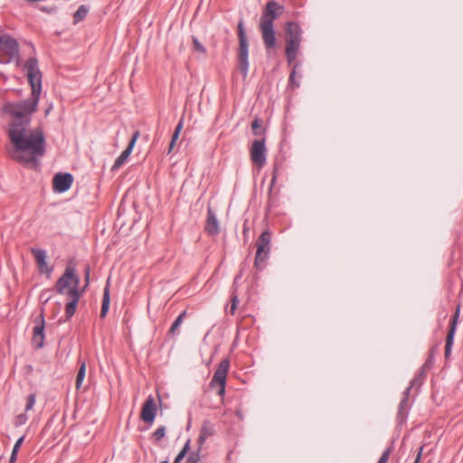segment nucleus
<instances>
[{
    "instance_id": "nucleus-52",
    "label": "nucleus",
    "mask_w": 463,
    "mask_h": 463,
    "mask_svg": "<svg viewBox=\"0 0 463 463\" xmlns=\"http://www.w3.org/2000/svg\"><path fill=\"white\" fill-rule=\"evenodd\" d=\"M0 76H2L5 80L6 79V77L2 72H0Z\"/></svg>"
},
{
    "instance_id": "nucleus-3",
    "label": "nucleus",
    "mask_w": 463,
    "mask_h": 463,
    "mask_svg": "<svg viewBox=\"0 0 463 463\" xmlns=\"http://www.w3.org/2000/svg\"><path fill=\"white\" fill-rule=\"evenodd\" d=\"M285 54L288 64L295 61L300 49L302 30L297 22L289 21L285 24Z\"/></svg>"
},
{
    "instance_id": "nucleus-44",
    "label": "nucleus",
    "mask_w": 463,
    "mask_h": 463,
    "mask_svg": "<svg viewBox=\"0 0 463 463\" xmlns=\"http://www.w3.org/2000/svg\"><path fill=\"white\" fill-rule=\"evenodd\" d=\"M185 456L186 455L184 454L182 451H179L173 463H181L182 460L185 458Z\"/></svg>"
},
{
    "instance_id": "nucleus-7",
    "label": "nucleus",
    "mask_w": 463,
    "mask_h": 463,
    "mask_svg": "<svg viewBox=\"0 0 463 463\" xmlns=\"http://www.w3.org/2000/svg\"><path fill=\"white\" fill-rule=\"evenodd\" d=\"M230 368V360L228 358L222 359L216 371L213 373V376L210 382V385L212 387L217 386V393L220 396H223L225 393V386H226V378L227 373Z\"/></svg>"
},
{
    "instance_id": "nucleus-53",
    "label": "nucleus",
    "mask_w": 463,
    "mask_h": 463,
    "mask_svg": "<svg viewBox=\"0 0 463 463\" xmlns=\"http://www.w3.org/2000/svg\"><path fill=\"white\" fill-rule=\"evenodd\" d=\"M160 463H169V462H168V460H167V459H165V460H163V461H162V462H160Z\"/></svg>"
},
{
    "instance_id": "nucleus-34",
    "label": "nucleus",
    "mask_w": 463,
    "mask_h": 463,
    "mask_svg": "<svg viewBox=\"0 0 463 463\" xmlns=\"http://www.w3.org/2000/svg\"><path fill=\"white\" fill-rule=\"evenodd\" d=\"M36 395L34 393H31L26 398L25 404V411L32 410L35 404Z\"/></svg>"
},
{
    "instance_id": "nucleus-42",
    "label": "nucleus",
    "mask_w": 463,
    "mask_h": 463,
    "mask_svg": "<svg viewBox=\"0 0 463 463\" xmlns=\"http://www.w3.org/2000/svg\"><path fill=\"white\" fill-rule=\"evenodd\" d=\"M413 387H411V385H409L405 390L404 392H402V400H406L409 402V397H410V393H411V391Z\"/></svg>"
},
{
    "instance_id": "nucleus-33",
    "label": "nucleus",
    "mask_w": 463,
    "mask_h": 463,
    "mask_svg": "<svg viewBox=\"0 0 463 463\" xmlns=\"http://www.w3.org/2000/svg\"><path fill=\"white\" fill-rule=\"evenodd\" d=\"M165 435V427L160 426L153 432V438L156 442L160 441Z\"/></svg>"
},
{
    "instance_id": "nucleus-51",
    "label": "nucleus",
    "mask_w": 463,
    "mask_h": 463,
    "mask_svg": "<svg viewBox=\"0 0 463 463\" xmlns=\"http://www.w3.org/2000/svg\"><path fill=\"white\" fill-rule=\"evenodd\" d=\"M89 287V285H87L86 283L84 284V286H82L81 288H84V291L86 290V288Z\"/></svg>"
},
{
    "instance_id": "nucleus-47",
    "label": "nucleus",
    "mask_w": 463,
    "mask_h": 463,
    "mask_svg": "<svg viewBox=\"0 0 463 463\" xmlns=\"http://www.w3.org/2000/svg\"><path fill=\"white\" fill-rule=\"evenodd\" d=\"M13 61L15 62V65L17 67L20 66V64H21V58H20V52H17V57H15Z\"/></svg>"
},
{
    "instance_id": "nucleus-30",
    "label": "nucleus",
    "mask_w": 463,
    "mask_h": 463,
    "mask_svg": "<svg viewBox=\"0 0 463 463\" xmlns=\"http://www.w3.org/2000/svg\"><path fill=\"white\" fill-rule=\"evenodd\" d=\"M201 451V448H198L196 450L192 451L188 455L185 463H199Z\"/></svg>"
},
{
    "instance_id": "nucleus-46",
    "label": "nucleus",
    "mask_w": 463,
    "mask_h": 463,
    "mask_svg": "<svg viewBox=\"0 0 463 463\" xmlns=\"http://www.w3.org/2000/svg\"><path fill=\"white\" fill-rule=\"evenodd\" d=\"M425 368H426V367H423V366H422V367H421V369H420V371L416 374V375L420 376V378H421V379H423V380H424V379H425V377H426V373H425V372H424Z\"/></svg>"
},
{
    "instance_id": "nucleus-40",
    "label": "nucleus",
    "mask_w": 463,
    "mask_h": 463,
    "mask_svg": "<svg viewBox=\"0 0 463 463\" xmlns=\"http://www.w3.org/2000/svg\"><path fill=\"white\" fill-rule=\"evenodd\" d=\"M39 9L43 12V13H46V14H52L55 12L56 10V7L55 6H40Z\"/></svg>"
},
{
    "instance_id": "nucleus-26",
    "label": "nucleus",
    "mask_w": 463,
    "mask_h": 463,
    "mask_svg": "<svg viewBox=\"0 0 463 463\" xmlns=\"http://www.w3.org/2000/svg\"><path fill=\"white\" fill-rule=\"evenodd\" d=\"M299 62H296L291 70V72L288 77V87L292 90L299 87V82L296 80L297 68L298 67Z\"/></svg>"
},
{
    "instance_id": "nucleus-27",
    "label": "nucleus",
    "mask_w": 463,
    "mask_h": 463,
    "mask_svg": "<svg viewBox=\"0 0 463 463\" xmlns=\"http://www.w3.org/2000/svg\"><path fill=\"white\" fill-rule=\"evenodd\" d=\"M79 303L70 300L65 305V320H70L76 312L77 306Z\"/></svg>"
},
{
    "instance_id": "nucleus-2",
    "label": "nucleus",
    "mask_w": 463,
    "mask_h": 463,
    "mask_svg": "<svg viewBox=\"0 0 463 463\" xmlns=\"http://www.w3.org/2000/svg\"><path fill=\"white\" fill-rule=\"evenodd\" d=\"M284 11L285 7L275 0L267 2L263 8L259 26L266 51L273 50L277 46L274 21L279 18Z\"/></svg>"
},
{
    "instance_id": "nucleus-36",
    "label": "nucleus",
    "mask_w": 463,
    "mask_h": 463,
    "mask_svg": "<svg viewBox=\"0 0 463 463\" xmlns=\"http://www.w3.org/2000/svg\"><path fill=\"white\" fill-rule=\"evenodd\" d=\"M424 380L420 378V376L415 375L413 379L410 382L411 387H420L422 385Z\"/></svg>"
},
{
    "instance_id": "nucleus-12",
    "label": "nucleus",
    "mask_w": 463,
    "mask_h": 463,
    "mask_svg": "<svg viewBox=\"0 0 463 463\" xmlns=\"http://www.w3.org/2000/svg\"><path fill=\"white\" fill-rule=\"evenodd\" d=\"M460 307L458 305L455 314L449 322V329L446 337L445 344V358L449 359L451 354V350L454 343L455 334L457 330V325L459 317Z\"/></svg>"
},
{
    "instance_id": "nucleus-21",
    "label": "nucleus",
    "mask_w": 463,
    "mask_h": 463,
    "mask_svg": "<svg viewBox=\"0 0 463 463\" xmlns=\"http://www.w3.org/2000/svg\"><path fill=\"white\" fill-rule=\"evenodd\" d=\"M90 8L86 5H81L79 6L77 11L73 14V24H77L83 21L88 15Z\"/></svg>"
},
{
    "instance_id": "nucleus-6",
    "label": "nucleus",
    "mask_w": 463,
    "mask_h": 463,
    "mask_svg": "<svg viewBox=\"0 0 463 463\" xmlns=\"http://www.w3.org/2000/svg\"><path fill=\"white\" fill-rule=\"evenodd\" d=\"M79 286L80 277L76 274V264L73 260L67 263L64 273L58 279L55 290L58 294H64L70 285Z\"/></svg>"
},
{
    "instance_id": "nucleus-4",
    "label": "nucleus",
    "mask_w": 463,
    "mask_h": 463,
    "mask_svg": "<svg viewBox=\"0 0 463 463\" xmlns=\"http://www.w3.org/2000/svg\"><path fill=\"white\" fill-rule=\"evenodd\" d=\"M238 38H239V48H238V67L245 79L249 72V40L244 28L243 21L241 20L238 23Z\"/></svg>"
},
{
    "instance_id": "nucleus-48",
    "label": "nucleus",
    "mask_w": 463,
    "mask_h": 463,
    "mask_svg": "<svg viewBox=\"0 0 463 463\" xmlns=\"http://www.w3.org/2000/svg\"><path fill=\"white\" fill-rule=\"evenodd\" d=\"M237 309V306L234 305V304H231V307H230V314L231 315H234L235 314V311Z\"/></svg>"
},
{
    "instance_id": "nucleus-32",
    "label": "nucleus",
    "mask_w": 463,
    "mask_h": 463,
    "mask_svg": "<svg viewBox=\"0 0 463 463\" xmlns=\"http://www.w3.org/2000/svg\"><path fill=\"white\" fill-rule=\"evenodd\" d=\"M28 420V417L25 412L18 414L14 420V427H20L24 425Z\"/></svg>"
},
{
    "instance_id": "nucleus-17",
    "label": "nucleus",
    "mask_w": 463,
    "mask_h": 463,
    "mask_svg": "<svg viewBox=\"0 0 463 463\" xmlns=\"http://www.w3.org/2000/svg\"><path fill=\"white\" fill-rule=\"evenodd\" d=\"M282 166H283V164H282L281 161L276 160L274 162L273 169H272L271 182H270V185H269V200H268V203H267V208L268 209H270L275 204V202H274V200L272 198V191H273V187H274V185L276 184L278 175H279V172L282 170Z\"/></svg>"
},
{
    "instance_id": "nucleus-28",
    "label": "nucleus",
    "mask_w": 463,
    "mask_h": 463,
    "mask_svg": "<svg viewBox=\"0 0 463 463\" xmlns=\"http://www.w3.org/2000/svg\"><path fill=\"white\" fill-rule=\"evenodd\" d=\"M438 348H439V345H436L430 348V350L429 352V356L426 359V361L423 364V367L430 368L432 366V364L434 363V355H435L436 352L438 351Z\"/></svg>"
},
{
    "instance_id": "nucleus-29",
    "label": "nucleus",
    "mask_w": 463,
    "mask_h": 463,
    "mask_svg": "<svg viewBox=\"0 0 463 463\" xmlns=\"http://www.w3.org/2000/svg\"><path fill=\"white\" fill-rule=\"evenodd\" d=\"M261 123L262 121L259 118H254L251 122V131L254 136H260L263 134L264 130H260Z\"/></svg>"
},
{
    "instance_id": "nucleus-31",
    "label": "nucleus",
    "mask_w": 463,
    "mask_h": 463,
    "mask_svg": "<svg viewBox=\"0 0 463 463\" xmlns=\"http://www.w3.org/2000/svg\"><path fill=\"white\" fill-rule=\"evenodd\" d=\"M192 42L194 46V51L205 54L206 53V48L199 42L198 38L195 36H192Z\"/></svg>"
},
{
    "instance_id": "nucleus-24",
    "label": "nucleus",
    "mask_w": 463,
    "mask_h": 463,
    "mask_svg": "<svg viewBox=\"0 0 463 463\" xmlns=\"http://www.w3.org/2000/svg\"><path fill=\"white\" fill-rule=\"evenodd\" d=\"M85 374H86V363L84 361H82L80 364V368L78 370V373L76 376V383H75L76 389L79 390L81 387L82 383L85 378Z\"/></svg>"
},
{
    "instance_id": "nucleus-43",
    "label": "nucleus",
    "mask_w": 463,
    "mask_h": 463,
    "mask_svg": "<svg viewBox=\"0 0 463 463\" xmlns=\"http://www.w3.org/2000/svg\"><path fill=\"white\" fill-rule=\"evenodd\" d=\"M422 451H423V446H420L418 449V453L416 455V458L413 463H420Z\"/></svg>"
},
{
    "instance_id": "nucleus-5",
    "label": "nucleus",
    "mask_w": 463,
    "mask_h": 463,
    "mask_svg": "<svg viewBox=\"0 0 463 463\" xmlns=\"http://www.w3.org/2000/svg\"><path fill=\"white\" fill-rule=\"evenodd\" d=\"M272 234L269 230H265L256 241L257 251L254 260V267L258 270H262L266 267L270 253V243Z\"/></svg>"
},
{
    "instance_id": "nucleus-39",
    "label": "nucleus",
    "mask_w": 463,
    "mask_h": 463,
    "mask_svg": "<svg viewBox=\"0 0 463 463\" xmlns=\"http://www.w3.org/2000/svg\"><path fill=\"white\" fill-rule=\"evenodd\" d=\"M90 265H86L84 269V280L87 285L90 284Z\"/></svg>"
},
{
    "instance_id": "nucleus-22",
    "label": "nucleus",
    "mask_w": 463,
    "mask_h": 463,
    "mask_svg": "<svg viewBox=\"0 0 463 463\" xmlns=\"http://www.w3.org/2000/svg\"><path fill=\"white\" fill-rule=\"evenodd\" d=\"M84 293V288H80L79 286H72L64 294L71 298V301L79 303L81 295Z\"/></svg>"
},
{
    "instance_id": "nucleus-9",
    "label": "nucleus",
    "mask_w": 463,
    "mask_h": 463,
    "mask_svg": "<svg viewBox=\"0 0 463 463\" xmlns=\"http://www.w3.org/2000/svg\"><path fill=\"white\" fill-rule=\"evenodd\" d=\"M35 325L33 327L32 345L34 349H42L45 340V320L44 310L42 308L41 313L34 320Z\"/></svg>"
},
{
    "instance_id": "nucleus-41",
    "label": "nucleus",
    "mask_w": 463,
    "mask_h": 463,
    "mask_svg": "<svg viewBox=\"0 0 463 463\" xmlns=\"http://www.w3.org/2000/svg\"><path fill=\"white\" fill-rule=\"evenodd\" d=\"M191 449V439H188L180 451L187 455Z\"/></svg>"
},
{
    "instance_id": "nucleus-49",
    "label": "nucleus",
    "mask_w": 463,
    "mask_h": 463,
    "mask_svg": "<svg viewBox=\"0 0 463 463\" xmlns=\"http://www.w3.org/2000/svg\"><path fill=\"white\" fill-rule=\"evenodd\" d=\"M241 273H240L239 275H237L234 278L233 286L237 283V281L239 280V279H241Z\"/></svg>"
},
{
    "instance_id": "nucleus-37",
    "label": "nucleus",
    "mask_w": 463,
    "mask_h": 463,
    "mask_svg": "<svg viewBox=\"0 0 463 463\" xmlns=\"http://www.w3.org/2000/svg\"><path fill=\"white\" fill-rule=\"evenodd\" d=\"M178 138H179V137L172 135V137H171V140L169 143V146H168V150H167V154H170L173 151Z\"/></svg>"
},
{
    "instance_id": "nucleus-19",
    "label": "nucleus",
    "mask_w": 463,
    "mask_h": 463,
    "mask_svg": "<svg viewBox=\"0 0 463 463\" xmlns=\"http://www.w3.org/2000/svg\"><path fill=\"white\" fill-rule=\"evenodd\" d=\"M110 296H109V279L107 281V285L103 291L102 305L100 310V317L104 318L109 309Z\"/></svg>"
},
{
    "instance_id": "nucleus-35",
    "label": "nucleus",
    "mask_w": 463,
    "mask_h": 463,
    "mask_svg": "<svg viewBox=\"0 0 463 463\" xmlns=\"http://www.w3.org/2000/svg\"><path fill=\"white\" fill-rule=\"evenodd\" d=\"M392 450V447L387 448L381 455L377 463H388Z\"/></svg>"
},
{
    "instance_id": "nucleus-8",
    "label": "nucleus",
    "mask_w": 463,
    "mask_h": 463,
    "mask_svg": "<svg viewBox=\"0 0 463 463\" xmlns=\"http://www.w3.org/2000/svg\"><path fill=\"white\" fill-rule=\"evenodd\" d=\"M0 52L8 56L7 60H1L0 62L5 64L12 62L14 59L17 57V52H19V43L17 40L5 33L0 36Z\"/></svg>"
},
{
    "instance_id": "nucleus-13",
    "label": "nucleus",
    "mask_w": 463,
    "mask_h": 463,
    "mask_svg": "<svg viewBox=\"0 0 463 463\" xmlns=\"http://www.w3.org/2000/svg\"><path fill=\"white\" fill-rule=\"evenodd\" d=\"M157 407L153 396L149 395L142 405L140 419L147 424H153L156 416Z\"/></svg>"
},
{
    "instance_id": "nucleus-25",
    "label": "nucleus",
    "mask_w": 463,
    "mask_h": 463,
    "mask_svg": "<svg viewBox=\"0 0 463 463\" xmlns=\"http://www.w3.org/2000/svg\"><path fill=\"white\" fill-rule=\"evenodd\" d=\"M24 438H25V435L21 436L14 443L10 458H9V463H15L17 455H18V451H19L23 442L24 441Z\"/></svg>"
},
{
    "instance_id": "nucleus-23",
    "label": "nucleus",
    "mask_w": 463,
    "mask_h": 463,
    "mask_svg": "<svg viewBox=\"0 0 463 463\" xmlns=\"http://www.w3.org/2000/svg\"><path fill=\"white\" fill-rule=\"evenodd\" d=\"M187 312L186 310H184L174 321L172 326L169 328L168 334L175 335L178 334V330L182 323L184 322V318L186 317Z\"/></svg>"
},
{
    "instance_id": "nucleus-20",
    "label": "nucleus",
    "mask_w": 463,
    "mask_h": 463,
    "mask_svg": "<svg viewBox=\"0 0 463 463\" xmlns=\"http://www.w3.org/2000/svg\"><path fill=\"white\" fill-rule=\"evenodd\" d=\"M409 408V402L402 399L399 404L397 413V420H399L400 423H402L406 420Z\"/></svg>"
},
{
    "instance_id": "nucleus-18",
    "label": "nucleus",
    "mask_w": 463,
    "mask_h": 463,
    "mask_svg": "<svg viewBox=\"0 0 463 463\" xmlns=\"http://www.w3.org/2000/svg\"><path fill=\"white\" fill-rule=\"evenodd\" d=\"M214 433V429L213 424L209 420H204L202 424L200 434L197 439L198 442V448H201L203 449V445L206 441V439L213 436Z\"/></svg>"
},
{
    "instance_id": "nucleus-11",
    "label": "nucleus",
    "mask_w": 463,
    "mask_h": 463,
    "mask_svg": "<svg viewBox=\"0 0 463 463\" xmlns=\"http://www.w3.org/2000/svg\"><path fill=\"white\" fill-rule=\"evenodd\" d=\"M73 183V175L70 173H57L52 178V189L54 192L62 194L68 191Z\"/></svg>"
},
{
    "instance_id": "nucleus-16",
    "label": "nucleus",
    "mask_w": 463,
    "mask_h": 463,
    "mask_svg": "<svg viewBox=\"0 0 463 463\" xmlns=\"http://www.w3.org/2000/svg\"><path fill=\"white\" fill-rule=\"evenodd\" d=\"M204 230L211 236L217 235L220 232L219 222L211 206H208L207 208V219Z\"/></svg>"
},
{
    "instance_id": "nucleus-45",
    "label": "nucleus",
    "mask_w": 463,
    "mask_h": 463,
    "mask_svg": "<svg viewBox=\"0 0 463 463\" xmlns=\"http://www.w3.org/2000/svg\"><path fill=\"white\" fill-rule=\"evenodd\" d=\"M235 290L236 289L233 290L231 301H232V304H234V305L238 306L239 298H238V296L235 294Z\"/></svg>"
},
{
    "instance_id": "nucleus-10",
    "label": "nucleus",
    "mask_w": 463,
    "mask_h": 463,
    "mask_svg": "<svg viewBox=\"0 0 463 463\" xmlns=\"http://www.w3.org/2000/svg\"><path fill=\"white\" fill-rule=\"evenodd\" d=\"M250 159L259 168H262L266 164V146L265 138L256 139L252 142L250 148Z\"/></svg>"
},
{
    "instance_id": "nucleus-15",
    "label": "nucleus",
    "mask_w": 463,
    "mask_h": 463,
    "mask_svg": "<svg viewBox=\"0 0 463 463\" xmlns=\"http://www.w3.org/2000/svg\"><path fill=\"white\" fill-rule=\"evenodd\" d=\"M31 252L35 258L40 272L46 273L48 276H50L52 271V267H49L47 264L46 251L43 249L32 248Z\"/></svg>"
},
{
    "instance_id": "nucleus-50",
    "label": "nucleus",
    "mask_w": 463,
    "mask_h": 463,
    "mask_svg": "<svg viewBox=\"0 0 463 463\" xmlns=\"http://www.w3.org/2000/svg\"><path fill=\"white\" fill-rule=\"evenodd\" d=\"M248 231H249V228L247 227L246 222H245L244 225H243V233L246 235Z\"/></svg>"
},
{
    "instance_id": "nucleus-1",
    "label": "nucleus",
    "mask_w": 463,
    "mask_h": 463,
    "mask_svg": "<svg viewBox=\"0 0 463 463\" xmlns=\"http://www.w3.org/2000/svg\"><path fill=\"white\" fill-rule=\"evenodd\" d=\"M32 93L29 99L19 102H8L3 106L5 113L12 116L7 135L13 146L8 151L12 160L31 170H39L40 159L46 153V140L41 127L27 131L32 115L37 110L42 92V72L36 57L29 58L24 65Z\"/></svg>"
},
{
    "instance_id": "nucleus-14",
    "label": "nucleus",
    "mask_w": 463,
    "mask_h": 463,
    "mask_svg": "<svg viewBox=\"0 0 463 463\" xmlns=\"http://www.w3.org/2000/svg\"><path fill=\"white\" fill-rule=\"evenodd\" d=\"M138 137H139V131H136L133 134L127 147L123 150V152L119 155V156L115 160V162L111 167V171H116V170L119 169L125 164V162L128 160V158L131 155Z\"/></svg>"
},
{
    "instance_id": "nucleus-38",
    "label": "nucleus",
    "mask_w": 463,
    "mask_h": 463,
    "mask_svg": "<svg viewBox=\"0 0 463 463\" xmlns=\"http://www.w3.org/2000/svg\"><path fill=\"white\" fill-rule=\"evenodd\" d=\"M183 126H184V119H183V118H181V119L179 120L178 124L176 125V127H175V131H174L173 135L179 137V136H180V133H181V131H182Z\"/></svg>"
}]
</instances>
